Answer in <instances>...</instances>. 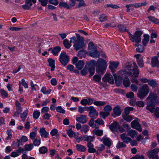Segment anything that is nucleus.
<instances>
[{
  "label": "nucleus",
  "instance_id": "f8f14e48",
  "mask_svg": "<svg viewBox=\"0 0 159 159\" xmlns=\"http://www.w3.org/2000/svg\"><path fill=\"white\" fill-rule=\"evenodd\" d=\"M151 65L152 67H159V61L157 57H154L152 58Z\"/></svg>",
  "mask_w": 159,
  "mask_h": 159
},
{
  "label": "nucleus",
  "instance_id": "e433bc0d",
  "mask_svg": "<svg viewBox=\"0 0 159 159\" xmlns=\"http://www.w3.org/2000/svg\"><path fill=\"white\" fill-rule=\"evenodd\" d=\"M122 117L127 122H130L132 120V117L128 115H123Z\"/></svg>",
  "mask_w": 159,
  "mask_h": 159
},
{
  "label": "nucleus",
  "instance_id": "a878e982",
  "mask_svg": "<svg viewBox=\"0 0 159 159\" xmlns=\"http://www.w3.org/2000/svg\"><path fill=\"white\" fill-rule=\"evenodd\" d=\"M51 90L50 89L47 90L46 88L44 86L41 89V92L44 94L45 95L49 94L51 92Z\"/></svg>",
  "mask_w": 159,
  "mask_h": 159
},
{
  "label": "nucleus",
  "instance_id": "4be33fe9",
  "mask_svg": "<svg viewBox=\"0 0 159 159\" xmlns=\"http://www.w3.org/2000/svg\"><path fill=\"white\" fill-rule=\"evenodd\" d=\"M49 66L51 67V70L52 71L54 70L55 68L54 65L55 60L52 58H49L48 59Z\"/></svg>",
  "mask_w": 159,
  "mask_h": 159
},
{
  "label": "nucleus",
  "instance_id": "4c0bfd02",
  "mask_svg": "<svg viewBox=\"0 0 159 159\" xmlns=\"http://www.w3.org/2000/svg\"><path fill=\"white\" fill-rule=\"evenodd\" d=\"M107 17L104 14L101 15L99 18L101 22H104L107 20Z\"/></svg>",
  "mask_w": 159,
  "mask_h": 159
},
{
  "label": "nucleus",
  "instance_id": "c03bdc74",
  "mask_svg": "<svg viewBox=\"0 0 159 159\" xmlns=\"http://www.w3.org/2000/svg\"><path fill=\"white\" fill-rule=\"evenodd\" d=\"M40 113L38 110L34 111L33 114V116L34 118L37 119L39 117Z\"/></svg>",
  "mask_w": 159,
  "mask_h": 159
},
{
  "label": "nucleus",
  "instance_id": "9d476101",
  "mask_svg": "<svg viewBox=\"0 0 159 159\" xmlns=\"http://www.w3.org/2000/svg\"><path fill=\"white\" fill-rule=\"evenodd\" d=\"M159 152V149L158 148H156L153 150L148 151L147 152V155L148 157L150 158H152L154 157Z\"/></svg>",
  "mask_w": 159,
  "mask_h": 159
},
{
  "label": "nucleus",
  "instance_id": "aec40b11",
  "mask_svg": "<svg viewBox=\"0 0 159 159\" xmlns=\"http://www.w3.org/2000/svg\"><path fill=\"white\" fill-rule=\"evenodd\" d=\"M113 111L115 115L118 116L120 115L121 112L120 107L118 106L115 107L113 109Z\"/></svg>",
  "mask_w": 159,
  "mask_h": 159
},
{
  "label": "nucleus",
  "instance_id": "79ce46f5",
  "mask_svg": "<svg viewBox=\"0 0 159 159\" xmlns=\"http://www.w3.org/2000/svg\"><path fill=\"white\" fill-rule=\"evenodd\" d=\"M84 140L85 141H87L89 142H91L93 141V138L91 136H88L86 135L84 136Z\"/></svg>",
  "mask_w": 159,
  "mask_h": 159
},
{
  "label": "nucleus",
  "instance_id": "b1692460",
  "mask_svg": "<svg viewBox=\"0 0 159 159\" xmlns=\"http://www.w3.org/2000/svg\"><path fill=\"white\" fill-rule=\"evenodd\" d=\"M98 68L96 69V72L100 74L104 73V71L106 70L107 67H102L98 66Z\"/></svg>",
  "mask_w": 159,
  "mask_h": 159
},
{
  "label": "nucleus",
  "instance_id": "3c124183",
  "mask_svg": "<svg viewBox=\"0 0 159 159\" xmlns=\"http://www.w3.org/2000/svg\"><path fill=\"white\" fill-rule=\"evenodd\" d=\"M133 108L132 107H126L125 109V114L124 115H129V113L130 111H133Z\"/></svg>",
  "mask_w": 159,
  "mask_h": 159
},
{
  "label": "nucleus",
  "instance_id": "f704fd0d",
  "mask_svg": "<svg viewBox=\"0 0 159 159\" xmlns=\"http://www.w3.org/2000/svg\"><path fill=\"white\" fill-rule=\"evenodd\" d=\"M93 104L97 106H102L106 104L105 102L101 101H96L93 102Z\"/></svg>",
  "mask_w": 159,
  "mask_h": 159
},
{
  "label": "nucleus",
  "instance_id": "864d4df0",
  "mask_svg": "<svg viewBox=\"0 0 159 159\" xmlns=\"http://www.w3.org/2000/svg\"><path fill=\"white\" fill-rule=\"evenodd\" d=\"M57 112L62 114L65 113V110L61 106H58L56 108Z\"/></svg>",
  "mask_w": 159,
  "mask_h": 159
},
{
  "label": "nucleus",
  "instance_id": "4d7b16f0",
  "mask_svg": "<svg viewBox=\"0 0 159 159\" xmlns=\"http://www.w3.org/2000/svg\"><path fill=\"white\" fill-rule=\"evenodd\" d=\"M138 64L140 67H142L143 66V61L142 58L139 59L137 60Z\"/></svg>",
  "mask_w": 159,
  "mask_h": 159
},
{
  "label": "nucleus",
  "instance_id": "9b49d317",
  "mask_svg": "<svg viewBox=\"0 0 159 159\" xmlns=\"http://www.w3.org/2000/svg\"><path fill=\"white\" fill-rule=\"evenodd\" d=\"M131 126L133 128L136 129L139 131L141 132L142 130L140 124L136 120L131 122Z\"/></svg>",
  "mask_w": 159,
  "mask_h": 159
},
{
  "label": "nucleus",
  "instance_id": "de8ad7c7",
  "mask_svg": "<svg viewBox=\"0 0 159 159\" xmlns=\"http://www.w3.org/2000/svg\"><path fill=\"white\" fill-rule=\"evenodd\" d=\"M148 18H149L150 20L153 22L154 23L157 24H159V20H158L156 19L154 17L152 16H148Z\"/></svg>",
  "mask_w": 159,
  "mask_h": 159
},
{
  "label": "nucleus",
  "instance_id": "cd10ccee",
  "mask_svg": "<svg viewBox=\"0 0 159 159\" xmlns=\"http://www.w3.org/2000/svg\"><path fill=\"white\" fill-rule=\"evenodd\" d=\"M144 38L142 41V43L144 46L146 45L149 40V36L148 35L145 34L143 36Z\"/></svg>",
  "mask_w": 159,
  "mask_h": 159
},
{
  "label": "nucleus",
  "instance_id": "c85d7f7f",
  "mask_svg": "<svg viewBox=\"0 0 159 159\" xmlns=\"http://www.w3.org/2000/svg\"><path fill=\"white\" fill-rule=\"evenodd\" d=\"M93 134L98 136H101L103 134V131L101 130H99L97 129H95L93 131Z\"/></svg>",
  "mask_w": 159,
  "mask_h": 159
},
{
  "label": "nucleus",
  "instance_id": "8fccbe9b",
  "mask_svg": "<svg viewBox=\"0 0 159 159\" xmlns=\"http://www.w3.org/2000/svg\"><path fill=\"white\" fill-rule=\"evenodd\" d=\"M77 41V37L73 36L70 38V47L71 45V43H73L74 44H75Z\"/></svg>",
  "mask_w": 159,
  "mask_h": 159
},
{
  "label": "nucleus",
  "instance_id": "7ed1b4c3",
  "mask_svg": "<svg viewBox=\"0 0 159 159\" xmlns=\"http://www.w3.org/2000/svg\"><path fill=\"white\" fill-rule=\"evenodd\" d=\"M96 64V61L94 60H91L86 64L84 68L81 71L82 75H85L88 73L89 68V71L90 73V76H92L94 73L95 68L94 66Z\"/></svg>",
  "mask_w": 159,
  "mask_h": 159
},
{
  "label": "nucleus",
  "instance_id": "774afa93",
  "mask_svg": "<svg viewBox=\"0 0 159 159\" xmlns=\"http://www.w3.org/2000/svg\"><path fill=\"white\" fill-rule=\"evenodd\" d=\"M21 112V109H20L19 108H16V110L14 113V116H17L18 115L20 114Z\"/></svg>",
  "mask_w": 159,
  "mask_h": 159
},
{
  "label": "nucleus",
  "instance_id": "4468645a",
  "mask_svg": "<svg viewBox=\"0 0 159 159\" xmlns=\"http://www.w3.org/2000/svg\"><path fill=\"white\" fill-rule=\"evenodd\" d=\"M89 53V56L93 58H98L100 56V53L98 51L97 48L90 51Z\"/></svg>",
  "mask_w": 159,
  "mask_h": 159
},
{
  "label": "nucleus",
  "instance_id": "338daca9",
  "mask_svg": "<svg viewBox=\"0 0 159 159\" xmlns=\"http://www.w3.org/2000/svg\"><path fill=\"white\" fill-rule=\"evenodd\" d=\"M95 123L98 124L100 125H103L104 124V122L101 119L98 118L95 121Z\"/></svg>",
  "mask_w": 159,
  "mask_h": 159
},
{
  "label": "nucleus",
  "instance_id": "39448f33",
  "mask_svg": "<svg viewBox=\"0 0 159 159\" xmlns=\"http://www.w3.org/2000/svg\"><path fill=\"white\" fill-rule=\"evenodd\" d=\"M78 41L73 45L74 49L75 51H78L81 49L84 48L86 47V44L84 43V38L80 36L79 34H76Z\"/></svg>",
  "mask_w": 159,
  "mask_h": 159
},
{
  "label": "nucleus",
  "instance_id": "423d86ee",
  "mask_svg": "<svg viewBox=\"0 0 159 159\" xmlns=\"http://www.w3.org/2000/svg\"><path fill=\"white\" fill-rule=\"evenodd\" d=\"M69 56L67 55L65 52H61L60 54L59 59L61 64L64 66L66 65L69 61Z\"/></svg>",
  "mask_w": 159,
  "mask_h": 159
},
{
  "label": "nucleus",
  "instance_id": "1a4fd4ad",
  "mask_svg": "<svg viewBox=\"0 0 159 159\" xmlns=\"http://www.w3.org/2000/svg\"><path fill=\"white\" fill-rule=\"evenodd\" d=\"M86 111H89V115H92L93 116H97L98 115V113L97 112L96 110L92 106H90L89 107L85 108Z\"/></svg>",
  "mask_w": 159,
  "mask_h": 159
},
{
  "label": "nucleus",
  "instance_id": "a18cd8bd",
  "mask_svg": "<svg viewBox=\"0 0 159 159\" xmlns=\"http://www.w3.org/2000/svg\"><path fill=\"white\" fill-rule=\"evenodd\" d=\"M144 48L141 45H138L137 47L136 50L137 52H143Z\"/></svg>",
  "mask_w": 159,
  "mask_h": 159
},
{
  "label": "nucleus",
  "instance_id": "7c9ffc66",
  "mask_svg": "<svg viewBox=\"0 0 159 159\" xmlns=\"http://www.w3.org/2000/svg\"><path fill=\"white\" fill-rule=\"evenodd\" d=\"M127 135L130 136L132 138H134L136 135V132L135 130H130L128 131Z\"/></svg>",
  "mask_w": 159,
  "mask_h": 159
},
{
  "label": "nucleus",
  "instance_id": "49530a36",
  "mask_svg": "<svg viewBox=\"0 0 159 159\" xmlns=\"http://www.w3.org/2000/svg\"><path fill=\"white\" fill-rule=\"evenodd\" d=\"M28 113V110L26 109L21 114V118L23 121H24Z\"/></svg>",
  "mask_w": 159,
  "mask_h": 159
},
{
  "label": "nucleus",
  "instance_id": "f03ea898",
  "mask_svg": "<svg viewBox=\"0 0 159 159\" xmlns=\"http://www.w3.org/2000/svg\"><path fill=\"white\" fill-rule=\"evenodd\" d=\"M158 98V97L154 94L150 93L147 98V100H150L147 102V106L146 107L147 110L153 113L155 109L154 106L157 103Z\"/></svg>",
  "mask_w": 159,
  "mask_h": 159
},
{
  "label": "nucleus",
  "instance_id": "2f4dec72",
  "mask_svg": "<svg viewBox=\"0 0 159 159\" xmlns=\"http://www.w3.org/2000/svg\"><path fill=\"white\" fill-rule=\"evenodd\" d=\"M58 6L60 8L64 7L67 9L70 8L69 6L66 2H60Z\"/></svg>",
  "mask_w": 159,
  "mask_h": 159
},
{
  "label": "nucleus",
  "instance_id": "dca6fc26",
  "mask_svg": "<svg viewBox=\"0 0 159 159\" xmlns=\"http://www.w3.org/2000/svg\"><path fill=\"white\" fill-rule=\"evenodd\" d=\"M97 64L98 66L107 67V62L106 60L103 59L102 58L98 59L96 62V64L95 65H96Z\"/></svg>",
  "mask_w": 159,
  "mask_h": 159
},
{
  "label": "nucleus",
  "instance_id": "6e6552de",
  "mask_svg": "<svg viewBox=\"0 0 159 159\" xmlns=\"http://www.w3.org/2000/svg\"><path fill=\"white\" fill-rule=\"evenodd\" d=\"M102 80L105 82H108L111 84L114 83V80L112 75L109 73H106L102 78Z\"/></svg>",
  "mask_w": 159,
  "mask_h": 159
},
{
  "label": "nucleus",
  "instance_id": "603ef678",
  "mask_svg": "<svg viewBox=\"0 0 159 159\" xmlns=\"http://www.w3.org/2000/svg\"><path fill=\"white\" fill-rule=\"evenodd\" d=\"M63 43L66 48L68 49L70 48V43L68 40L67 39H64L63 41Z\"/></svg>",
  "mask_w": 159,
  "mask_h": 159
},
{
  "label": "nucleus",
  "instance_id": "58836bf2",
  "mask_svg": "<svg viewBox=\"0 0 159 159\" xmlns=\"http://www.w3.org/2000/svg\"><path fill=\"white\" fill-rule=\"evenodd\" d=\"M103 143L106 146L109 147L111 144V142L110 139L108 138H106L103 139Z\"/></svg>",
  "mask_w": 159,
  "mask_h": 159
},
{
  "label": "nucleus",
  "instance_id": "72a5a7b5",
  "mask_svg": "<svg viewBox=\"0 0 159 159\" xmlns=\"http://www.w3.org/2000/svg\"><path fill=\"white\" fill-rule=\"evenodd\" d=\"M148 84L150 86L153 88L156 87L157 86V84L156 82L153 80H150L148 81Z\"/></svg>",
  "mask_w": 159,
  "mask_h": 159
},
{
  "label": "nucleus",
  "instance_id": "6ab92c4d",
  "mask_svg": "<svg viewBox=\"0 0 159 159\" xmlns=\"http://www.w3.org/2000/svg\"><path fill=\"white\" fill-rule=\"evenodd\" d=\"M39 133L41 137H43L45 138H47L48 137L49 133L46 131L45 128L42 127L40 129Z\"/></svg>",
  "mask_w": 159,
  "mask_h": 159
},
{
  "label": "nucleus",
  "instance_id": "2eb2a0df",
  "mask_svg": "<svg viewBox=\"0 0 159 159\" xmlns=\"http://www.w3.org/2000/svg\"><path fill=\"white\" fill-rule=\"evenodd\" d=\"M113 76L114 77L116 85L117 86H120L122 80V77L120 76H117L116 74H113Z\"/></svg>",
  "mask_w": 159,
  "mask_h": 159
},
{
  "label": "nucleus",
  "instance_id": "c756f323",
  "mask_svg": "<svg viewBox=\"0 0 159 159\" xmlns=\"http://www.w3.org/2000/svg\"><path fill=\"white\" fill-rule=\"evenodd\" d=\"M97 48L93 42H89L88 45V50L89 52Z\"/></svg>",
  "mask_w": 159,
  "mask_h": 159
},
{
  "label": "nucleus",
  "instance_id": "393cba45",
  "mask_svg": "<svg viewBox=\"0 0 159 159\" xmlns=\"http://www.w3.org/2000/svg\"><path fill=\"white\" fill-rule=\"evenodd\" d=\"M84 63L82 61H79L76 64V67L78 70H80L83 67Z\"/></svg>",
  "mask_w": 159,
  "mask_h": 159
},
{
  "label": "nucleus",
  "instance_id": "20e7f679",
  "mask_svg": "<svg viewBox=\"0 0 159 159\" xmlns=\"http://www.w3.org/2000/svg\"><path fill=\"white\" fill-rule=\"evenodd\" d=\"M149 91V88L148 85L144 84L139 88L137 96L140 98L143 99L148 93Z\"/></svg>",
  "mask_w": 159,
  "mask_h": 159
},
{
  "label": "nucleus",
  "instance_id": "680f3d73",
  "mask_svg": "<svg viewBox=\"0 0 159 159\" xmlns=\"http://www.w3.org/2000/svg\"><path fill=\"white\" fill-rule=\"evenodd\" d=\"M136 104L139 107H143L144 105V102L142 101H139L136 102Z\"/></svg>",
  "mask_w": 159,
  "mask_h": 159
},
{
  "label": "nucleus",
  "instance_id": "bf43d9fd",
  "mask_svg": "<svg viewBox=\"0 0 159 159\" xmlns=\"http://www.w3.org/2000/svg\"><path fill=\"white\" fill-rule=\"evenodd\" d=\"M109 63L110 65L113 66L115 69L117 67L119 64V63L117 61H110Z\"/></svg>",
  "mask_w": 159,
  "mask_h": 159
},
{
  "label": "nucleus",
  "instance_id": "c9c22d12",
  "mask_svg": "<svg viewBox=\"0 0 159 159\" xmlns=\"http://www.w3.org/2000/svg\"><path fill=\"white\" fill-rule=\"evenodd\" d=\"M33 147V144H26L25 146L24 151H31Z\"/></svg>",
  "mask_w": 159,
  "mask_h": 159
},
{
  "label": "nucleus",
  "instance_id": "37998d69",
  "mask_svg": "<svg viewBox=\"0 0 159 159\" xmlns=\"http://www.w3.org/2000/svg\"><path fill=\"white\" fill-rule=\"evenodd\" d=\"M100 115V117L105 119L106 117L110 115V113L106 112L105 111H101L99 113Z\"/></svg>",
  "mask_w": 159,
  "mask_h": 159
},
{
  "label": "nucleus",
  "instance_id": "f257e3e1",
  "mask_svg": "<svg viewBox=\"0 0 159 159\" xmlns=\"http://www.w3.org/2000/svg\"><path fill=\"white\" fill-rule=\"evenodd\" d=\"M123 66L125 70H120L119 73L122 77L127 79L128 75L136 78L138 77L139 71L135 62H128Z\"/></svg>",
  "mask_w": 159,
  "mask_h": 159
},
{
  "label": "nucleus",
  "instance_id": "052dcab7",
  "mask_svg": "<svg viewBox=\"0 0 159 159\" xmlns=\"http://www.w3.org/2000/svg\"><path fill=\"white\" fill-rule=\"evenodd\" d=\"M7 134L8 135V136L5 138L6 140L10 139L12 137V134L11 131L9 130H7Z\"/></svg>",
  "mask_w": 159,
  "mask_h": 159
},
{
  "label": "nucleus",
  "instance_id": "ddd939ff",
  "mask_svg": "<svg viewBox=\"0 0 159 159\" xmlns=\"http://www.w3.org/2000/svg\"><path fill=\"white\" fill-rule=\"evenodd\" d=\"M119 126V125L118 123L116 121H115L110 125L109 128L111 131L116 132L117 131L118 127Z\"/></svg>",
  "mask_w": 159,
  "mask_h": 159
},
{
  "label": "nucleus",
  "instance_id": "6e6d98bb",
  "mask_svg": "<svg viewBox=\"0 0 159 159\" xmlns=\"http://www.w3.org/2000/svg\"><path fill=\"white\" fill-rule=\"evenodd\" d=\"M126 145L122 142H119L117 144L116 147L118 148H125Z\"/></svg>",
  "mask_w": 159,
  "mask_h": 159
},
{
  "label": "nucleus",
  "instance_id": "a19ab883",
  "mask_svg": "<svg viewBox=\"0 0 159 159\" xmlns=\"http://www.w3.org/2000/svg\"><path fill=\"white\" fill-rule=\"evenodd\" d=\"M89 127L87 125H84L81 128V132H84L85 134L89 131Z\"/></svg>",
  "mask_w": 159,
  "mask_h": 159
},
{
  "label": "nucleus",
  "instance_id": "473e14b6",
  "mask_svg": "<svg viewBox=\"0 0 159 159\" xmlns=\"http://www.w3.org/2000/svg\"><path fill=\"white\" fill-rule=\"evenodd\" d=\"M76 147L77 150L81 152H84L86 150L85 147L81 145L77 144Z\"/></svg>",
  "mask_w": 159,
  "mask_h": 159
},
{
  "label": "nucleus",
  "instance_id": "ea45409f",
  "mask_svg": "<svg viewBox=\"0 0 159 159\" xmlns=\"http://www.w3.org/2000/svg\"><path fill=\"white\" fill-rule=\"evenodd\" d=\"M112 107L111 106L109 105L106 106L104 108V111L106 112L110 113V112L112 110Z\"/></svg>",
  "mask_w": 159,
  "mask_h": 159
},
{
  "label": "nucleus",
  "instance_id": "bb28decb",
  "mask_svg": "<svg viewBox=\"0 0 159 159\" xmlns=\"http://www.w3.org/2000/svg\"><path fill=\"white\" fill-rule=\"evenodd\" d=\"M119 30L121 32H124L127 31L126 27L123 25L119 24L117 26Z\"/></svg>",
  "mask_w": 159,
  "mask_h": 159
},
{
  "label": "nucleus",
  "instance_id": "5701e85b",
  "mask_svg": "<svg viewBox=\"0 0 159 159\" xmlns=\"http://www.w3.org/2000/svg\"><path fill=\"white\" fill-rule=\"evenodd\" d=\"M61 50V48L60 47L56 46L52 49L51 52L53 55L56 56L58 55V53Z\"/></svg>",
  "mask_w": 159,
  "mask_h": 159
},
{
  "label": "nucleus",
  "instance_id": "13d9d810",
  "mask_svg": "<svg viewBox=\"0 0 159 159\" xmlns=\"http://www.w3.org/2000/svg\"><path fill=\"white\" fill-rule=\"evenodd\" d=\"M93 78L94 81L99 82L101 80V76L99 75H95L93 76Z\"/></svg>",
  "mask_w": 159,
  "mask_h": 159
},
{
  "label": "nucleus",
  "instance_id": "0e129e2a",
  "mask_svg": "<svg viewBox=\"0 0 159 159\" xmlns=\"http://www.w3.org/2000/svg\"><path fill=\"white\" fill-rule=\"evenodd\" d=\"M126 96L127 98H131L134 97V94L133 92H130L126 93Z\"/></svg>",
  "mask_w": 159,
  "mask_h": 159
},
{
  "label": "nucleus",
  "instance_id": "09e8293b",
  "mask_svg": "<svg viewBox=\"0 0 159 159\" xmlns=\"http://www.w3.org/2000/svg\"><path fill=\"white\" fill-rule=\"evenodd\" d=\"M130 84V82L129 78H127L126 80H125L123 82V85L126 87H129Z\"/></svg>",
  "mask_w": 159,
  "mask_h": 159
},
{
  "label": "nucleus",
  "instance_id": "a211bd4d",
  "mask_svg": "<svg viewBox=\"0 0 159 159\" xmlns=\"http://www.w3.org/2000/svg\"><path fill=\"white\" fill-rule=\"evenodd\" d=\"M120 136L122 141L126 143H128L132 140L130 138L127 136V135L125 133L121 134Z\"/></svg>",
  "mask_w": 159,
  "mask_h": 159
},
{
  "label": "nucleus",
  "instance_id": "5fc2aeb1",
  "mask_svg": "<svg viewBox=\"0 0 159 159\" xmlns=\"http://www.w3.org/2000/svg\"><path fill=\"white\" fill-rule=\"evenodd\" d=\"M47 148L45 147H42L39 149V152L42 154L45 153L47 152Z\"/></svg>",
  "mask_w": 159,
  "mask_h": 159
},
{
  "label": "nucleus",
  "instance_id": "69168bd1",
  "mask_svg": "<svg viewBox=\"0 0 159 159\" xmlns=\"http://www.w3.org/2000/svg\"><path fill=\"white\" fill-rule=\"evenodd\" d=\"M87 107H80L78 108V112L80 113H82L84 112V111H86L85 108Z\"/></svg>",
  "mask_w": 159,
  "mask_h": 159
},
{
  "label": "nucleus",
  "instance_id": "412c9836",
  "mask_svg": "<svg viewBox=\"0 0 159 159\" xmlns=\"http://www.w3.org/2000/svg\"><path fill=\"white\" fill-rule=\"evenodd\" d=\"M87 53V52L86 51L84 48H83L78 52L77 56L81 58H84Z\"/></svg>",
  "mask_w": 159,
  "mask_h": 159
},
{
  "label": "nucleus",
  "instance_id": "0eeeda50",
  "mask_svg": "<svg viewBox=\"0 0 159 159\" xmlns=\"http://www.w3.org/2000/svg\"><path fill=\"white\" fill-rule=\"evenodd\" d=\"M143 34V32L137 30L135 32L133 36L130 38L132 42L137 43H139L141 40V36Z\"/></svg>",
  "mask_w": 159,
  "mask_h": 159
},
{
  "label": "nucleus",
  "instance_id": "f3484780",
  "mask_svg": "<svg viewBox=\"0 0 159 159\" xmlns=\"http://www.w3.org/2000/svg\"><path fill=\"white\" fill-rule=\"evenodd\" d=\"M76 120L81 123L84 124L87 121V120L86 116L81 115L80 117L76 118Z\"/></svg>",
  "mask_w": 159,
  "mask_h": 159
},
{
  "label": "nucleus",
  "instance_id": "e2e57ef3",
  "mask_svg": "<svg viewBox=\"0 0 159 159\" xmlns=\"http://www.w3.org/2000/svg\"><path fill=\"white\" fill-rule=\"evenodd\" d=\"M36 2V0H26L25 3L27 4L30 6H31L32 5L33 2L34 3H35Z\"/></svg>",
  "mask_w": 159,
  "mask_h": 159
}]
</instances>
